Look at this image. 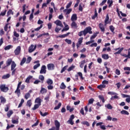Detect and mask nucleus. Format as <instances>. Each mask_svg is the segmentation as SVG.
<instances>
[{"label":"nucleus","instance_id":"338daca9","mask_svg":"<svg viewBox=\"0 0 130 130\" xmlns=\"http://www.w3.org/2000/svg\"><path fill=\"white\" fill-rule=\"evenodd\" d=\"M107 2V0H103L102 2L100 4V6H104V4Z\"/></svg>","mask_w":130,"mask_h":130},{"label":"nucleus","instance_id":"5fc2aeb1","mask_svg":"<svg viewBox=\"0 0 130 130\" xmlns=\"http://www.w3.org/2000/svg\"><path fill=\"white\" fill-rule=\"evenodd\" d=\"M65 41L67 42V43H68V44H72V41L71 40L66 39Z\"/></svg>","mask_w":130,"mask_h":130},{"label":"nucleus","instance_id":"b1692460","mask_svg":"<svg viewBox=\"0 0 130 130\" xmlns=\"http://www.w3.org/2000/svg\"><path fill=\"white\" fill-rule=\"evenodd\" d=\"M71 27L72 28H78V25L77 24V23H76L75 21H72L71 23Z\"/></svg>","mask_w":130,"mask_h":130},{"label":"nucleus","instance_id":"c756f323","mask_svg":"<svg viewBox=\"0 0 130 130\" xmlns=\"http://www.w3.org/2000/svg\"><path fill=\"white\" fill-rule=\"evenodd\" d=\"M106 85H105V84H101L98 86V89H99L100 90H102L103 88H106Z\"/></svg>","mask_w":130,"mask_h":130},{"label":"nucleus","instance_id":"473e14b6","mask_svg":"<svg viewBox=\"0 0 130 130\" xmlns=\"http://www.w3.org/2000/svg\"><path fill=\"white\" fill-rule=\"evenodd\" d=\"M26 57H23L20 62V66H23V64H24V63L26 62Z\"/></svg>","mask_w":130,"mask_h":130},{"label":"nucleus","instance_id":"9b49d317","mask_svg":"<svg viewBox=\"0 0 130 130\" xmlns=\"http://www.w3.org/2000/svg\"><path fill=\"white\" fill-rule=\"evenodd\" d=\"M99 27L102 32H105V27H104V25L103 24L100 23L99 25Z\"/></svg>","mask_w":130,"mask_h":130},{"label":"nucleus","instance_id":"c03bdc74","mask_svg":"<svg viewBox=\"0 0 130 130\" xmlns=\"http://www.w3.org/2000/svg\"><path fill=\"white\" fill-rule=\"evenodd\" d=\"M31 60H32V57H28L26 59V63H30V62H31Z\"/></svg>","mask_w":130,"mask_h":130},{"label":"nucleus","instance_id":"69168bd1","mask_svg":"<svg viewBox=\"0 0 130 130\" xmlns=\"http://www.w3.org/2000/svg\"><path fill=\"white\" fill-rule=\"evenodd\" d=\"M52 89H53V86L51 85V84H50L48 86V90H52Z\"/></svg>","mask_w":130,"mask_h":130},{"label":"nucleus","instance_id":"393cba45","mask_svg":"<svg viewBox=\"0 0 130 130\" xmlns=\"http://www.w3.org/2000/svg\"><path fill=\"white\" fill-rule=\"evenodd\" d=\"M14 113V112H13V110H9L7 113V117L8 118H10L11 117V116Z\"/></svg>","mask_w":130,"mask_h":130},{"label":"nucleus","instance_id":"4468645a","mask_svg":"<svg viewBox=\"0 0 130 130\" xmlns=\"http://www.w3.org/2000/svg\"><path fill=\"white\" fill-rule=\"evenodd\" d=\"M77 19H78V17L77 16V14H73L71 17V21H77Z\"/></svg>","mask_w":130,"mask_h":130},{"label":"nucleus","instance_id":"13d9d810","mask_svg":"<svg viewBox=\"0 0 130 130\" xmlns=\"http://www.w3.org/2000/svg\"><path fill=\"white\" fill-rule=\"evenodd\" d=\"M8 26H9V23H7L4 27V30L5 31H6V32L8 31Z\"/></svg>","mask_w":130,"mask_h":130},{"label":"nucleus","instance_id":"f8f14e48","mask_svg":"<svg viewBox=\"0 0 130 130\" xmlns=\"http://www.w3.org/2000/svg\"><path fill=\"white\" fill-rule=\"evenodd\" d=\"M109 21V15H108V14H107L106 15V19L105 20V25L106 26L107 25V24H110V21Z\"/></svg>","mask_w":130,"mask_h":130},{"label":"nucleus","instance_id":"7c9ffc66","mask_svg":"<svg viewBox=\"0 0 130 130\" xmlns=\"http://www.w3.org/2000/svg\"><path fill=\"white\" fill-rule=\"evenodd\" d=\"M15 93H16V94L18 95V96L20 97V95H21V90H20V88H17L15 91Z\"/></svg>","mask_w":130,"mask_h":130},{"label":"nucleus","instance_id":"6ab92c4d","mask_svg":"<svg viewBox=\"0 0 130 130\" xmlns=\"http://www.w3.org/2000/svg\"><path fill=\"white\" fill-rule=\"evenodd\" d=\"M110 31L113 33V34H115V32L114 30H115V27L113 26V25H110L109 26Z\"/></svg>","mask_w":130,"mask_h":130},{"label":"nucleus","instance_id":"de8ad7c7","mask_svg":"<svg viewBox=\"0 0 130 130\" xmlns=\"http://www.w3.org/2000/svg\"><path fill=\"white\" fill-rule=\"evenodd\" d=\"M39 124V120H37V122L32 125V127H34V126H37Z\"/></svg>","mask_w":130,"mask_h":130},{"label":"nucleus","instance_id":"3c124183","mask_svg":"<svg viewBox=\"0 0 130 130\" xmlns=\"http://www.w3.org/2000/svg\"><path fill=\"white\" fill-rule=\"evenodd\" d=\"M74 69H75V66H72L69 68V69H68V71L71 72V71H72V70H74Z\"/></svg>","mask_w":130,"mask_h":130},{"label":"nucleus","instance_id":"39448f33","mask_svg":"<svg viewBox=\"0 0 130 130\" xmlns=\"http://www.w3.org/2000/svg\"><path fill=\"white\" fill-rule=\"evenodd\" d=\"M124 48H115L114 49V50H115V51H117L116 52H115L114 53V54H115V55H116V54H120V53H121V52L122 51V50H123ZM117 50H118L117 51Z\"/></svg>","mask_w":130,"mask_h":130},{"label":"nucleus","instance_id":"20e7f679","mask_svg":"<svg viewBox=\"0 0 130 130\" xmlns=\"http://www.w3.org/2000/svg\"><path fill=\"white\" fill-rule=\"evenodd\" d=\"M15 55H19L21 53V46H18L14 50Z\"/></svg>","mask_w":130,"mask_h":130},{"label":"nucleus","instance_id":"bb28decb","mask_svg":"<svg viewBox=\"0 0 130 130\" xmlns=\"http://www.w3.org/2000/svg\"><path fill=\"white\" fill-rule=\"evenodd\" d=\"M70 27L69 26V25L66 24L65 25L64 28L62 29L61 32H64V31H68Z\"/></svg>","mask_w":130,"mask_h":130},{"label":"nucleus","instance_id":"c9c22d12","mask_svg":"<svg viewBox=\"0 0 130 130\" xmlns=\"http://www.w3.org/2000/svg\"><path fill=\"white\" fill-rule=\"evenodd\" d=\"M61 106V103H59L58 105L54 107V110H57V109H59L60 107Z\"/></svg>","mask_w":130,"mask_h":130},{"label":"nucleus","instance_id":"a211bd4d","mask_svg":"<svg viewBox=\"0 0 130 130\" xmlns=\"http://www.w3.org/2000/svg\"><path fill=\"white\" fill-rule=\"evenodd\" d=\"M1 102L2 103V104H5L6 102H7V100H6V98H5L4 96H1L0 97Z\"/></svg>","mask_w":130,"mask_h":130},{"label":"nucleus","instance_id":"6e6552de","mask_svg":"<svg viewBox=\"0 0 130 130\" xmlns=\"http://www.w3.org/2000/svg\"><path fill=\"white\" fill-rule=\"evenodd\" d=\"M40 74H46V66L43 65L41 68Z\"/></svg>","mask_w":130,"mask_h":130},{"label":"nucleus","instance_id":"4d7b16f0","mask_svg":"<svg viewBox=\"0 0 130 130\" xmlns=\"http://www.w3.org/2000/svg\"><path fill=\"white\" fill-rule=\"evenodd\" d=\"M9 109H10V106L9 105H6V108H5L6 112H8V111H9Z\"/></svg>","mask_w":130,"mask_h":130},{"label":"nucleus","instance_id":"e433bc0d","mask_svg":"<svg viewBox=\"0 0 130 130\" xmlns=\"http://www.w3.org/2000/svg\"><path fill=\"white\" fill-rule=\"evenodd\" d=\"M85 60H83L80 62V68H81V69H83V68H84V64H85Z\"/></svg>","mask_w":130,"mask_h":130},{"label":"nucleus","instance_id":"f257e3e1","mask_svg":"<svg viewBox=\"0 0 130 130\" xmlns=\"http://www.w3.org/2000/svg\"><path fill=\"white\" fill-rule=\"evenodd\" d=\"M75 118V115L74 114L71 115L69 118V120L67 121V123L71 124V125H74V119Z\"/></svg>","mask_w":130,"mask_h":130},{"label":"nucleus","instance_id":"423d86ee","mask_svg":"<svg viewBox=\"0 0 130 130\" xmlns=\"http://www.w3.org/2000/svg\"><path fill=\"white\" fill-rule=\"evenodd\" d=\"M13 62V59L12 58H9L6 61V66H5L3 69H6L7 67H10Z\"/></svg>","mask_w":130,"mask_h":130},{"label":"nucleus","instance_id":"7ed1b4c3","mask_svg":"<svg viewBox=\"0 0 130 130\" xmlns=\"http://www.w3.org/2000/svg\"><path fill=\"white\" fill-rule=\"evenodd\" d=\"M0 89L2 92H8L9 91V87L6 86L5 84H2L0 85Z\"/></svg>","mask_w":130,"mask_h":130},{"label":"nucleus","instance_id":"a19ab883","mask_svg":"<svg viewBox=\"0 0 130 130\" xmlns=\"http://www.w3.org/2000/svg\"><path fill=\"white\" fill-rule=\"evenodd\" d=\"M121 114H125L126 115H128L129 114V113L125 110H122L121 111Z\"/></svg>","mask_w":130,"mask_h":130},{"label":"nucleus","instance_id":"72a5a7b5","mask_svg":"<svg viewBox=\"0 0 130 130\" xmlns=\"http://www.w3.org/2000/svg\"><path fill=\"white\" fill-rule=\"evenodd\" d=\"M60 89H62V90L66 89L67 88V86H66V84H64V83L62 82L60 86Z\"/></svg>","mask_w":130,"mask_h":130},{"label":"nucleus","instance_id":"774afa93","mask_svg":"<svg viewBox=\"0 0 130 130\" xmlns=\"http://www.w3.org/2000/svg\"><path fill=\"white\" fill-rule=\"evenodd\" d=\"M41 92L42 93H46V89L45 88H42L41 90Z\"/></svg>","mask_w":130,"mask_h":130},{"label":"nucleus","instance_id":"0e129e2a","mask_svg":"<svg viewBox=\"0 0 130 130\" xmlns=\"http://www.w3.org/2000/svg\"><path fill=\"white\" fill-rule=\"evenodd\" d=\"M51 28H52V24H51V23H49L48 24V28L49 29V30H50V29H51Z\"/></svg>","mask_w":130,"mask_h":130},{"label":"nucleus","instance_id":"79ce46f5","mask_svg":"<svg viewBox=\"0 0 130 130\" xmlns=\"http://www.w3.org/2000/svg\"><path fill=\"white\" fill-rule=\"evenodd\" d=\"M26 105L28 106V107H31V106L32 105V102H31V100L27 101L26 103Z\"/></svg>","mask_w":130,"mask_h":130},{"label":"nucleus","instance_id":"864d4df0","mask_svg":"<svg viewBox=\"0 0 130 130\" xmlns=\"http://www.w3.org/2000/svg\"><path fill=\"white\" fill-rule=\"evenodd\" d=\"M72 4H73V3L72 2H70L68 4H67L66 6V9H69V8H71V6H72Z\"/></svg>","mask_w":130,"mask_h":130},{"label":"nucleus","instance_id":"8fccbe9b","mask_svg":"<svg viewBox=\"0 0 130 130\" xmlns=\"http://www.w3.org/2000/svg\"><path fill=\"white\" fill-rule=\"evenodd\" d=\"M39 67H40V64L39 63L36 64L34 66V70H36L37 68H39Z\"/></svg>","mask_w":130,"mask_h":130},{"label":"nucleus","instance_id":"f03ea898","mask_svg":"<svg viewBox=\"0 0 130 130\" xmlns=\"http://www.w3.org/2000/svg\"><path fill=\"white\" fill-rule=\"evenodd\" d=\"M36 48H37V45H35V46L31 45L28 48V52L29 53H32L33 51H35V50H36Z\"/></svg>","mask_w":130,"mask_h":130},{"label":"nucleus","instance_id":"bf43d9fd","mask_svg":"<svg viewBox=\"0 0 130 130\" xmlns=\"http://www.w3.org/2000/svg\"><path fill=\"white\" fill-rule=\"evenodd\" d=\"M116 86H117V89H119V88H120L121 86V83L118 82L116 84Z\"/></svg>","mask_w":130,"mask_h":130},{"label":"nucleus","instance_id":"4c0bfd02","mask_svg":"<svg viewBox=\"0 0 130 130\" xmlns=\"http://www.w3.org/2000/svg\"><path fill=\"white\" fill-rule=\"evenodd\" d=\"M47 83L48 84V85H52V84H53V81H52V80L48 79L47 80Z\"/></svg>","mask_w":130,"mask_h":130},{"label":"nucleus","instance_id":"dca6fc26","mask_svg":"<svg viewBox=\"0 0 130 130\" xmlns=\"http://www.w3.org/2000/svg\"><path fill=\"white\" fill-rule=\"evenodd\" d=\"M32 78H33V76H29L26 79V80L25 81V83H27V84H29L30 83V80H31V79H32Z\"/></svg>","mask_w":130,"mask_h":130},{"label":"nucleus","instance_id":"052dcab7","mask_svg":"<svg viewBox=\"0 0 130 130\" xmlns=\"http://www.w3.org/2000/svg\"><path fill=\"white\" fill-rule=\"evenodd\" d=\"M115 74L118 76H119V75H120V71H119L118 69H116L115 71Z\"/></svg>","mask_w":130,"mask_h":130},{"label":"nucleus","instance_id":"c85d7f7f","mask_svg":"<svg viewBox=\"0 0 130 130\" xmlns=\"http://www.w3.org/2000/svg\"><path fill=\"white\" fill-rule=\"evenodd\" d=\"M41 105H39L38 104H35L34 105V107L31 108L32 110H36V109H38V108L41 106Z\"/></svg>","mask_w":130,"mask_h":130},{"label":"nucleus","instance_id":"cd10ccee","mask_svg":"<svg viewBox=\"0 0 130 130\" xmlns=\"http://www.w3.org/2000/svg\"><path fill=\"white\" fill-rule=\"evenodd\" d=\"M99 98L100 100H101L103 103H104L105 102V99H104V96L103 95H99Z\"/></svg>","mask_w":130,"mask_h":130},{"label":"nucleus","instance_id":"aec40b11","mask_svg":"<svg viewBox=\"0 0 130 130\" xmlns=\"http://www.w3.org/2000/svg\"><path fill=\"white\" fill-rule=\"evenodd\" d=\"M85 30L87 31V33H89V34H92L93 33L92 31V28L90 26H88L85 28Z\"/></svg>","mask_w":130,"mask_h":130},{"label":"nucleus","instance_id":"1a4fd4ad","mask_svg":"<svg viewBox=\"0 0 130 130\" xmlns=\"http://www.w3.org/2000/svg\"><path fill=\"white\" fill-rule=\"evenodd\" d=\"M54 24L56 25V26H59V27H61V28H63V25L62 24V23L60 20H57L55 21H54Z\"/></svg>","mask_w":130,"mask_h":130},{"label":"nucleus","instance_id":"680f3d73","mask_svg":"<svg viewBox=\"0 0 130 130\" xmlns=\"http://www.w3.org/2000/svg\"><path fill=\"white\" fill-rule=\"evenodd\" d=\"M100 128H101V129H103V130L106 129V127L105 125H102L100 126Z\"/></svg>","mask_w":130,"mask_h":130},{"label":"nucleus","instance_id":"603ef678","mask_svg":"<svg viewBox=\"0 0 130 130\" xmlns=\"http://www.w3.org/2000/svg\"><path fill=\"white\" fill-rule=\"evenodd\" d=\"M42 27H43V24H41L40 27H38V28L35 29V31H39V30H40V29H41Z\"/></svg>","mask_w":130,"mask_h":130},{"label":"nucleus","instance_id":"58836bf2","mask_svg":"<svg viewBox=\"0 0 130 130\" xmlns=\"http://www.w3.org/2000/svg\"><path fill=\"white\" fill-rule=\"evenodd\" d=\"M11 48H13V46L12 45H9L5 48V50H9L11 49Z\"/></svg>","mask_w":130,"mask_h":130},{"label":"nucleus","instance_id":"a878e982","mask_svg":"<svg viewBox=\"0 0 130 130\" xmlns=\"http://www.w3.org/2000/svg\"><path fill=\"white\" fill-rule=\"evenodd\" d=\"M17 67V64L15 62V61H13L12 63H11V70L15 69V68Z\"/></svg>","mask_w":130,"mask_h":130},{"label":"nucleus","instance_id":"2eb2a0df","mask_svg":"<svg viewBox=\"0 0 130 130\" xmlns=\"http://www.w3.org/2000/svg\"><path fill=\"white\" fill-rule=\"evenodd\" d=\"M98 17V13H97V10H94V15L91 17L92 20H95V18Z\"/></svg>","mask_w":130,"mask_h":130},{"label":"nucleus","instance_id":"0eeeda50","mask_svg":"<svg viewBox=\"0 0 130 130\" xmlns=\"http://www.w3.org/2000/svg\"><path fill=\"white\" fill-rule=\"evenodd\" d=\"M54 64L53 63H49L47 64V69L48 71H53L54 70Z\"/></svg>","mask_w":130,"mask_h":130},{"label":"nucleus","instance_id":"5701e85b","mask_svg":"<svg viewBox=\"0 0 130 130\" xmlns=\"http://www.w3.org/2000/svg\"><path fill=\"white\" fill-rule=\"evenodd\" d=\"M10 77H11V75H10V74H7L6 75H4L2 76V79L3 80H6L7 79H9V78H10Z\"/></svg>","mask_w":130,"mask_h":130},{"label":"nucleus","instance_id":"4be33fe9","mask_svg":"<svg viewBox=\"0 0 130 130\" xmlns=\"http://www.w3.org/2000/svg\"><path fill=\"white\" fill-rule=\"evenodd\" d=\"M102 57L103 59H108L109 58V55L108 54H102Z\"/></svg>","mask_w":130,"mask_h":130},{"label":"nucleus","instance_id":"f704fd0d","mask_svg":"<svg viewBox=\"0 0 130 130\" xmlns=\"http://www.w3.org/2000/svg\"><path fill=\"white\" fill-rule=\"evenodd\" d=\"M30 96H31V94H30V93L27 92L25 94L24 98L27 100L28 98H30Z\"/></svg>","mask_w":130,"mask_h":130},{"label":"nucleus","instance_id":"f3484780","mask_svg":"<svg viewBox=\"0 0 130 130\" xmlns=\"http://www.w3.org/2000/svg\"><path fill=\"white\" fill-rule=\"evenodd\" d=\"M35 103H38L39 105H41V99L40 98H37L35 101Z\"/></svg>","mask_w":130,"mask_h":130},{"label":"nucleus","instance_id":"9d476101","mask_svg":"<svg viewBox=\"0 0 130 130\" xmlns=\"http://www.w3.org/2000/svg\"><path fill=\"white\" fill-rule=\"evenodd\" d=\"M83 39L84 38L83 37H81L78 39V41L76 44V46L77 48H79V47H80V45L82 44Z\"/></svg>","mask_w":130,"mask_h":130},{"label":"nucleus","instance_id":"09e8293b","mask_svg":"<svg viewBox=\"0 0 130 130\" xmlns=\"http://www.w3.org/2000/svg\"><path fill=\"white\" fill-rule=\"evenodd\" d=\"M108 109H112V106L110 104H108L107 105L105 106Z\"/></svg>","mask_w":130,"mask_h":130},{"label":"nucleus","instance_id":"a18cd8bd","mask_svg":"<svg viewBox=\"0 0 130 130\" xmlns=\"http://www.w3.org/2000/svg\"><path fill=\"white\" fill-rule=\"evenodd\" d=\"M68 67H69L68 65L66 66L62 69L60 72L61 74H62V73H63V72H64L67 69H68Z\"/></svg>","mask_w":130,"mask_h":130},{"label":"nucleus","instance_id":"6e6d98bb","mask_svg":"<svg viewBox=\"0 0 130 130\" xmlns=\"http://www.w3.org/2000/svg\"><path fill=\"white\" fill-rule=\"evenodd\" d=\"M12 71V73L11 75L12 76L15 75V74H16V71L17 70L16 69H13V70H11Z\"/></svg>","mask_w":130,"mask_h":130},{"label":"nucleus","instance_id":"ea45409f","mask_svg":"<svg viewBox=\"0 0 130 130\" xmlns=\"http://www.w3.org/2000/svg\"><path fill=\"white\" fill-rule=\"evenodd\" d=\"M40 115H41L42 116L44 117V116H46V115H48V112H45V113L43 114V113L41 111H40Z\"/></svg>","mask_w":130,"mask_h":130},{"label":"nucleus","instance_id":"49530a36","mask_svg":"<svg viewBox=\"0 0 130 130\" xmlns=\"http://www.w3.org/2000/svg\"><path fill=\"white\" fill-rule=\"evenodd\" d=\"M78 75L80 77L81 80H84V77H83V74L81 72H78Z\"/></svg>","mask_w":130,"mask_h":130},{"label":"nucleus","instance_id":"37998d69","mask_svg":"<svg viewBox=\"0 0 130 130\" xmlns=\"http://www.w3.org/2000/svg\"><path fill=\"white\" fill-rule=\"evenodd\" d=\"M39 79L42 81V83H43V81H44V76L41 75H39Z\"/></svg>","mask_w":130,"mask_h":130},{"label":"nucleus","instance_id":"2f4dec72","mask_svg":"<svg viewBox=\"0 0 130 130\" xmlns=\"http://www.w3.org/2000/svg\"><path fill=\"white\" fill-rule=\"evenodd\" d=\"M81 124H83V125H86L87 126H90V123L88 121H84L81 122Z\"/></svg>","mask_w":130,"mask_h":130},{"label":"nucleus","instance_id":"ddd939ff","mask_svg":"<svg viewBox=\"0 0 130 130\" xmlns=\"http://www.w3.org/2000/svg\"><path fill=\"white\" fill-rule=\"evenodd\" d=\"M70 34L71 32H68L66 34H63L62 35L57 36V38H65V37L69 36V35H70Z\"/></svg>","mask_w":130,"mask_h":130},{"label":"nucleus","instance_id":"412c9836","mask_svg":"<svg viewBox=\"0 0 130 130\" xmlns=\"http://www.w3.org/2000/svg\"><path fill=\"white\" fill-rule=\"evenodd\" d=\"M107 4L109 8H111L112 7V5L113 4V1L112 0H108Z\"/></svg>","mask_w":130,"mask_h":130},{"label":"nucleus","instance_id":"e2e57ef3","mask_svg":"<svg viewBox=\"0 0 130 130\" xmlns=\"http://www.w3.org/2000/svg\"><path fill=\"white\" fill-rule=\"evenodd\" d=\"M94 102V99H90L88 101L89 104H92V103Z\"/></svg>","mask_w":130,"mask_h":130}]
</instances>
